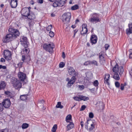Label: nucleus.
Here are the masks:
<instances>
[{
  "label": "nucleus",
  "instance_id": "f3484780",
  "mask_svg": "<svg viewBox=\"0 0 132 132\" xmlns=\"http://www.w3.org/2000/svg\"><path fill=\"white\" fill-rule=\"evenodd\" d=\"M97 38L95 35H92L91 36L90 38V40L92 44L96 43L97 41Z\"/></svg>",
  "mask_w": 132,
  "mask_h": 132
},
{
  "label": "nucleus",
  "instance_id": "ea45409f",
  "mask_svg": "<svg viewBox=\"0 0 132 132\" xmlns=\"http://www.w3.org/2000/svg\"><path fill=\"white\" fill-rule=\"evenodd\" d=\"M52 25H51L48 26L46 28L47 30L48 31H51V29L52 28Z\"/></svg>",
  "mask_w": 132,
  "mask_h": 132
},
{
  "label": "nucleus",
  "instance_id": "4c0bfd02",
  "mask_svg": "<svg viewBox=\"0 0 132 132\" xmlns=\"http://www.w3.org/2000/svg\"><path fill=\"white\" fill-rule=\"evenodd\" d=\"M91 63L92 64H94L96 66L98 65V64L96 61L95 60H93L91 62Z\"/></svg>",
  "mask_w": 132,
  "mask_h": 132
},
{
  "label": "nucleus",
  "instance_id": "de8ad7c7",
  "mask_svg": "<svg viewBox=\"0 0 132 132\" xmlns=\"http://www.w3.org/2000/svg\"><path fill=\"white\" fill-rule=\"evenodd\" d=\"M9 130L7 129H5L0 130V132H9Z\"/></svg>",
  "mask_w": 132,
  "mask_h": 132
},
{
  "label": "nucleus",
  "instance_id": "39448f33",
  "mask_svg": "<svg viewBox=\"0 0 132 132\" xmlns=\"http://www.w3.org/2000/svg\"><path fill=\"white\" fill-rule=\"evenodd\" d=\"M67 0H56L53 3V6L54 7H61L65 3Z\"/></svg>",
  "mask_w": 132,
  "mask_h": 132
},
{
  "label": "nucleus",
  "instance_id": "9b49d317",
  "mask_svg": "<svg viewBox=\"0 0 132 132\" xmlns=\"http://www.w3.org/2000/svg\"><path fill=\"white\" fill-rule=\"evenodd\" d=\"M2 104L3 106H4V108H8L10 107L11 104L10 100L9 99H5L4 100V101L2 102Z\"/></svg>",
  "mask_w": 132,
  "mask_h": 132
},
{
  "label": "nucleus",
  "instance_id": "603ef678",
  "mask_svg": "<svg viewBox=\"0 0 132 132\" xmlns=\"http://www.w3.org/2000/svg\"><path fill=\"white\" fill-rule=\"evenodd\" d=\"M3 109V105L1 103H0V112L2 111Z\"/></svg>",
  "mask_w": 132,
  "mask_h": 132
},
{
  "label": "nucleus",
  "instance_id": "a19ab883",
  "mask_svg": "<svg viewBox=\"0 0 132 132\" xmlns=\"http://www.w3.org/2000/svg\"><path fill=\"white\" fill-rule=\"evenodd\" d=\"M115 86L117 88H119L120 86V84L118 81H116L115 83Z\"/></svg>",
  "mask_w": 132,
  "mask_h": 132
},
{
  "label": "nucleus",
  "instance_id": "412c9836",
  "mask_svg": "<svg viewBox=\"0 0 132 132\" xmlns=\"http://www.w3.org/2000/svg\"><path fill=\"white\" fill-rule=\"evenodd\" d=\"M69 122L70 124L68 125L67 127V130H69L70 129H72L74 126V124L73 122Z\"/></svg>",
  "mask_w": 132,
  "mask_h": 132
},
{
  "label": "nucleus",
  "instance_id": "a211bd4d",
  "mask_svg": "<svg viewBox=\"0 0 132 132\" xmlns=\"http://www.w3.org/2000/svg\"><path fill=\"white\" fill-rule=\"evenodd\" d=\"M18 0H11V7L14 8L16 7L17 5V1Z\"/></svg>",
  "mask_w": 132,
  "mask_h": 132
},
{
  "label": "nucleus",
  "instance_id": "8fccbe9b",
  "mask_svg": "<svg viewBox=\"0 0 132 132\" xmlns=\"http://www.w3.org/2000/svg\"><path fill=\"white\" fill-rule=\"evenodd\" d=\"M89 117L90 118H92L94 117V114L93 113L90 112L89 114Z\"/></svg>",
  "mask_w": 132,
  "mask_h": 132
},
{
  "label": "nucleus",
  "instance_id": "e433bc0d",
  "mask_svg": "<svg viewBox=\"0 0 132 132\" xmlns=\"http://www.w3.org/2000/svg\"><path fill=\"white\" fill-rule=\"evenodd\" d=\"M65 65V63L64 62H61L59 64V67L61 68H62Z\"/></svg>",
  "mask_w": 132,
  "mask_h": 132
},
{
  "label": "nucleus",
  "instance_id": "f03ea898",
  "mask_svg": "<svg viewBox=\"0 0 132 132\" xmlns=\"http://www.w3.org/2000/svg\"><path fill=\"white\" fill-rule=\"evenodd\" d=\"M90 22L93 23L100 22L101 21V18L99 15L96 13H94L92 15L91 18L89 20Z\"/></svg>",
  "mask_w": 132,
  "mask_h": 132
},
{
  "label": "nucleus",
  "instance_id": "1a4fd4ad",
  "mask_svg": "<svg viewBox=\"0 0 132 132\" xmlns=\"http://www.w3.org/2000/svg\"><path fill=\"white\" fill-rule=\"evenodd\" d=\"M27 39V38L26 37L23 36H22L20 38V40L21 44L24 47H27L28 46L27 44L28 43Z\"/></svg>",
  "mask_w": 132,
  "mask_h": 132
},
{
  "label": "nucleus",
  "instance_id": "a878e982",
  "mask_svg": "<svg viewBox=\"0 0 132 132\" xmlns=\"http://www.w3.org/2000/svg\"><path fill=\"white\" fill-rule=\"evenodd\" d=\"M6 86L5 83L4 81H2L0 84V90L2 89H4Z\"/></svg>",
  "mask_w": 132,
  "mask_h": 132
},
{
  "label": "nucleus",
  "instance_id": "774afa93",
  "mask_svg": "<svg viewBox=\"0 0 132 132\" xmlns=\"http://www.w3.org/2000/svg\"><path fill=\"white\" fill-rule=\"evenodd\" d=\"M129 51L130 54H132V49L130 50Z\"/></svg>",
  "mask_w": 132,
  "mask_h": 132
},
{
  "label": "nucleus",
  "instance_id": "ddd939ff",
  "mask_svg": "<svg viewBox=\"0 0 132 132\" xmlns=\"http://www.w3.org/2000/svg\"><path fill=\"white\" fill-rule=\"evenodd\" d=\"M68 71L70 75L75 77L76 76V72L71 67H69L68 68Z\"/></svg>",
  "mask_w": 132,
  "mask_h": 132
},
{
  "label": "nucleus",
  "instance_id": "4d7b16f0",
  "mask_svg": "<svg viewBox=\"0 0 132 132\" xmlns=\"http://www.w3.org/2000/svg\"><path fill=\"white\" fill-rule=\"evenodd\" d=\"M109 47V45L108 44H106L105 45V50H107L108 49V48Z\"/></svg>",
  "mask_w": 132,
  "mask_h": 132
},
{
  "label": "nucleus",
  "instance_id": "6ab92c4d",
  "mask_svg": "<svg viewBox=\"0 0 132 132\" xmlns=\"http://www.w3.org/2000/svg\"><path fill=\"white\" fill-rule=\"evenodd\" d=\"M27 17L28 19L31 20H34L36 18L35 14L32 12L30 13Z\"/></svg>",
  "mask_w": 132,
  "mask_h": 132
},
{
  "label": "nucleus",
  "instance_id": "423d86ee",
  "mask_svg": "<svg viewBox=\"0 0 132 132\" xmlns=\"http://www.w3.org/2000/svg\"><path fill=\"white\" fill-rule=\"evenodd\" d=\"M4 57L6 60H10L11 59V53L9 50H5L4 51Z\"/></svg>",
  "mask_w": 132,
  "mask_h": 132
},
{
  "label": "nucleus",
  "instance_id": "9d476101",
  "mask_svg": "<svg viewBox=\"0 0 132 132\" xmlns=\"http://www.w3.org/2000/svg\"><path fill=\"white\" fill-rule=\"evenodd\" d=\"M21 13L22 15L27 17L30 13L29 10L28 8H23L21 11Z\"/></svg>",
  "mask_w": 132,
  "mask_h": 132
},
{
  "label": "nucleus",
  "instance_id": "72a5a7b5",
  "mask_svg": "<svg viewBox=\"0 0 132 132\" xmlns=\"http://www.w3.org/2000/svg\"><path fill=\"white\" fill-rule=\"evenodd\" d=\"M57 126L56 125H54L52 129V132H55L56 129H57Z\"/></svg>",
  "mask_w": 132,
  "mask_h": 132
},
{
  "label": "nucleus",
  "instance_id": "37998d69",
  "mask_svg": "<svg viewBox=\"0 0 132 132\" xmlns=\"http://www.w3.org/2000/svg\"><path fill=\"white\" fill-rule=\"evenodd\" d=\"M98 82L97 80H95L93 84L94 85L96 86H97L98 85Z\"/></svg>",
  "mask_w": 132,
  "mask_h": 132
},
{
  "label": "nucleus",
  "instance_id": "aec40b11",
  "mask_svg": "<svg viewBox=\"0 0 132 132\" xmlns=\"http://www.w3.org/2000/svg\"><path fill=\"white\" fill-rule=\"evenodd\" d=\"M110 77V75L109 74H106L105 75L104 78V83L108 85H110V84L109 82Z\"/></svg>",
  "mask_w": 132,
  "mask_h": 132
},
{
  "label": "nucleus",
  "instance_id": "cd10ccee",
  "mask_svg": "<svg viewBox=\"0 0 132 132\" xmlns=\"http://www.w3.org/2000/svg\"><path fill=\"white\" fill-rule=\"evenodd\" d=\"M7 35L3 39V41L4 43H7L9 42L10 41L9 38L7 37Z\"/></svg>",
  "mask_w": 132,
  "mask_h": 132
},
{
  "label": "nucleus",
  "instance_id": "2eb2a0df",
  "mask_svg": "<svg viewBox=\"0 0 132 132\" xmlns=\"http://www.w3.org/2000/svg\"><path fill=\"white\" fill-rule=\"evenodd\" d=\"M129 28L126 30V32L127 35L132 34V23L128 24Z\"/></svg>",
  "mask_w": 132,
  "mask_h": 132
},
{
  "label": "nucleus",
  "instance_id": "dca6fc26",
  "mask_svg": "<svg viewBox=\"0 0 132 132\" xmlns=\"http://www.w3.org/2000/svg\"><path fill=\"white\" fill-rule=\"evenodd\" d=\"M18 76L19 79L21 81H23L26 76V75L22 72L19 73Z\"/></svg>",
  "mask_w": 132,
  "mask_h": 132
},
{
  "label": "nucleus",
  "instance_id": "0eeeda50",
  "mask_svg": "<svg viewBox=\"0 0 132 132\" xmlns=\"http://www.w3.org/2000/svg\"><path fill=\"white\" fill-rule=\"evenodd\" d=\"M9 31L10 33L14 35L16 38L20 35V33L18 30L13 28L10 27L9 29Z\"/></svg>",
  "mask_w": 132,
  "mask_h": 132
},
{
  "label": "nucleus",
  "instance_id": "3c124183",
  "mask_svg": "<svg viewBox=\"0 0 132 132\" xmlns=\"http://www.w3.org/2000/svg\"><path fill=\"white\" fill-rule=\"evenodd\" d=\"M5 94L9 96L11 95V93L9 91L5 92Z\"/></svg>",
  "mask_w": 132,
  "mask_h": 132
},
{
  "label": "nucleus",
  "instance_id": "864d4df0",
  "mask_svg": "<svg viewBox=\"0 0 132 132\" xmlns=\"http://www.w3.org/2000/svg\"><path fill=\"white\" fill-rule=\"evenodd\" d=\"M125 86V85L123 84H121L120 89L122 90H124V87Z\"/></svg>",
  "mask_w": 132,
  "mask_h": 132
},
{
  "label": "nucleus",
  "instance_id": "bf43d9fd",
  "mask_svg": "<svg viewBox=\"0 0 132 132\" xmlns=\"http://www.w3.org/2000/svg\"><path fill=\"white\" fill-rule=\"evenodd\" d=\"M1 62H4L5 61V60L3 58H2L1 59Z\"/></svg>",
  "mask_w": 132,
  "mask_h": 132
},
{
  "label": "nucleus",
  "instance_id": "13d9d810",
  "mask_svg": "<svg viewBox=\"0 0 132 132\" xmlns=\"http://www.w3.org/2000/svg\"><path fill=\"white\" fill-rule=\"evenodd\" d=\"M78 31V30L77 29L75 30H74V35L73 36V37H75L76 34V32H77Z\"/></svg>",
  "mask_w": 132,
  "mask_h": 132
},
{
  "label": "nucleus",
  "instance_id": "7ed1b4c3",
  "mask_svg": "<svg viewBox=\"0 0 132 132\" xmlns=\"http://www.w3.org/2000/svg\"><path fill=\"white\" fill-rule=\"evenodd\" d=\"M71 14L70 12H67L62 15V21L64 24H68L70 22L71 18Z\"/></svg>",
  "mask_w": 132,
  "mask_h": 132
},
{
  "label": "nucleus",
  "instance_id": "49530a36",
  "mask_svg": "<svg viewBox=\"0 0 132 132\" xmlns=\"http://www.w3.org/2000/svg\"><path fill=\"white\" fill-rule=\"evenodd\" d=\"M86 106L85 105H82L81 106V107L80 109V111H83V110H84L86 109Z\"/></svg>",
  "mask_w": 132,
  "mask_h": 132
},
{
  "label": "nucleus",
  "instance_id": "393cba45",
  "mask_svg": "<svg viewBox=\"0 0 132 132\" xmlns=\"http://www.w3.org/2000/svg\"><path fill=\"white\" fill-rule=\"evenodd\" d=\"M80 101L83 100L84 101H86L89 99V98L88 97H86L83 95H80Z\"/></svg>",
  "mask_w": 132,
  "mask_h": 132
},
{
  "label": "nucleus",
  "instance_id": "680f3d73",
  "mask_svg": "<svg viewBox=\"0 0 132 132\" xmlns=\"http://www.w3.org/2000/svg\"><path fill=\"white\" fill-rule=\"evenodd\" d=\"M62 57L63 59H64L65 57V55L64 52L62 53Z\"/></svg>",
  "mask_w": 132,
  "mask_h": 132
},
{
  "label": "nucleus",
  "instance_id": "5fc2aeb1",
  "mask_svg": "<svg viewBox=\"0 0 132 132\" xmlns=\"http://www.w3.org/2000/svg\"><path fill=\"white\" fill-rule=\"evenodd\" d=\"M26 57L24 55H22V61L23 62L25 61Z\"/></svg>",
  "mask_w": 132,
  "mask_h": 132
},
{
  "label": "nucleus",
  "instance_id": "a18cd8bd",
  "mask_svg": "<svg viewBox=\"0 0 132 132\" xmlns=\"http://www.w3.org/2000/svg\"><path fill=\"white\" fill-rule=\"evenodd\" d=\"M100 105L101 106V107H100V109L101 110H103L104 109V106L103 104L102 103H100Z\"/></svg>",
  "mask_w": 132,
  "mask_h": 132
},
{
  "label": "nucleus",
  "instance_id": "473e14b6",
  "mask_svg": "<svg viewBox=\"0 0 132 132\" xmlns=\"http://www.w3.org/2000/svg\"><path fill=\"white\" fill-rule=\"evenodd\" d=\"M99 57L100 59V61L101 62L102 61V63L104 61V57L101 54L99 55Z\"/></svg>",
  "mask_w": 132,
  "mask_h": 132
},
{
  "label": "nucleus",
  "instance_id": "09e8293b",
  "mask_svg": "<svg viewBox=\"0 0 132 132\" xmlns=\"http://www.w3.org/2000/svg\"><path fill=\"white\" fill-rule=\"evenodd\" d=\"M24 62H20L19 63L18 65V67L20 68H21L22 67V65Z\"/></svg>",
  "mask_w": 132,
  "mask_h": 132
},
{
  "label": "nucleus",
  "instance_id": "c85d7f7f",
  "mask_svg": "<svg viewBox=\"0 0 132 132\" xmlns=\"http://www.w3.org/2000/svg\"><path fill=\"white\" fill-rule=\"evenodd\" d=\"M56 107L57 108H60L62 109L63 108V105H61V102H57V104L56 106Z\"/></svg>",
  "mask_w": 132,
  "mask_h": 132
},
{
  "label": "nucleus",
  "instance_id": "4468645a",
  "mask_svg": "<svg viewBox=\"0 0 132 132\" xmlns=\"http://www.w3.org/2000/svg\"><path fill=\"white\" fill-rule=\"evenodd\" d=\"M76 78L75 76L72 77L71 79L68 81L67 86L68 87H71L75 82L76 80Z\"/></svg>",
  "mask_w": 132,
  "mask_h": 132
},
{
  "label": "nucleus",
  "instance_id": "f704fd0d",
  "mask_svg": "<svg viewBox=\"0 0 132 132\" xmlns=\"http://www.w3.org/2000/svg\"><path fill=\"white\" fill-rule=\"evenodd\" d=\"M28 47H24V50L23 52H25V54L28 53L29 52V48H28Z\"/></svg>",
  "mask_w": 132,
  "mask_h": 132
},
{
  "label": "nucleus",
  "instance_id": "4be33fe9",
  "mask_svg": "<svg viewBox=\"0 0 132 132\" xmlns=\"http://www.w3.org/2000/svg\"><path fill=\"white\" fill-rule=\"evenodd\" d=\"M44 101L43 100H41L40 101H39L38 105L40 107V108L43 109H45V108L44 107Z\"/></svg>",
  "mask_w": 132,
  "mask_h": 132
},
{
  "label": "nucleus",
  "instance_id": "052dcab7",
  "mask_svg": "<svg viewBox=\"0 0 132 132\" xmlns=\"http://www.w3.org/2000/svg\"><path fill=\"white\" fill-rule=\"evenodd\" d=\"M38 2L40 4H42L43 3V0H38Z\"/></svg>",
  "mask_w": 132,
  "mask_h": 132
},
{
  "label": "nucleus",
  "instance_id": "0e129e2a",
  "mask_svg": "<svg viewBox=\"0 0 132 132\" xmlns=\"http://www.w3.org/2000/svg\"><path fill=\"white\" fill-rule=\"evenodd\" d=\"M6 68V66H2V65L1 68L3 69H5Z\"/></svg>",
  "mask_w": 132,
  "mask_h": 132
},
{
  "label": "nucleus",
  "instance_id": "69168bd1",
  "mask_svg": "<svg viewBox=\"0 0 132 132\" xmlns=\"http://www.w3.org/2000/svg\"><path fill=\"white\" fill-rule=\"evenodd\" d=\"M30 3L32 5H33L34 3L33 1L31 0L30 2Z\"/></svg>",
  "mask_w": 132,
  "mask_h": 132
},
{
  "label": "nucleus",
  "instance_id": "58836bf2",
  "mask_svg": "<svg viewBox=\"0 0 132 132\" xmlns=\"http://www.w3.org/2000/svg\"><path fill=\"white\" fill-rule=\"evenodd\" d=\"M73 98L74 100L77 101H80V96H79V97H78L77 96L74 97H73Z\"/></svg>",
  "mask_w": 132,
  "mask_h": 132
},
{
  "label": "nucleus",
  "instance_id": "20e7f679",
  "mask_svg": "<svg viewBox=\"0 0 132 132\" xmlns=\"http://www.w3.org/2000/svg\"><path fill=\"white\" fill-rule=\"evenodd\" d=\"M54 47V45L52 44L45 43L43 45V48L45 50L50 53L52 52Z\"/></svg>",
  "mask_w": 132,
  "mask_h": 132
},
{
  "label": "nucleus",
  "instance_id": "e2e57ef3",
  "mask_svg": "<svg viewBox=\"0 0 132 132\" xmlns=\"http://www.w3.org/2000/svg\"><path fill=\"white\" fill-rule=\"evenodd\" d=\"M80 125L81 126V127H82L84 126V122L83 121H81L80 122Z\"/></svg>",
  "mask_w": 132,
  "mask_h": 132
},
{
  "label": "nucleus",
  "instance_id": "7c9ffc66",
  "mask_svg": "<svg viewBox=\"0 0 132 132\" xmlns=\"http://www.w3.org/2000/svg\"><path fill=\"white\" fill-rule=\"evenodd\" d=\"M29 126V124L27 123H23L22 124V127L23 129L27 128Z\"/></svg>",
  "mask_w": 132,
  "mask_h": 132
},
{
  "label": "nucleus",
  "instance_id": "c03bdc74",
  "mask_svg": "<svg viewBox=\"0 0 132 132\" xmlns=\"http://www.w3.org/2000/svg\"><path fill=\"white\" fill-rule=\"evenodd\" d=\"M49 35L51 37H53L54 36V32L52 31H50L49 33Z\"/></svg>",
  "mask_w": 132,
  "mask_h": 132
},
{
  "label": "nucleus",
  "instance_id": "b1692460",
  "mask_svg": "<svg viewBox=\"0 0 132 132\" xmlns=\"http://www.w3.org/2000/svg\"><path fill=\"white\" fill-rule=\"evenodd\" d=\"M28 95H21L20 96V99L23 101H25L27 100V97Z\"/></svg>",
  "mask_w": 132,
  "mask_h": 132
},
{
  "label": "nucleus",
  "instance_id": "5701e85b",
  "mask_svg": "<svg viewBox=\"0 0 132 132\" xmlns=\"http://www.w3.org/2000/svg\"><path fill=\"white\" fill-rule=\"evenodd\" d=\"M7 35V37L9 38L10 41L13 40L16 38V36H15L14 35H13L11 34H9Z\"/></svg>",
  "mask_w": 132,
  "mask_h": 132
},
{
  "label": "nucleus",
  "instance_id": "f8f14e48",
  "mask_svg": "<svg viewBox=\"0 0 132 132\" xmlns=\"http://www.w3.org/2000/svg\"><path fill=\"white\" fill-rule=\"evenodd\" d=\"M87 25L85 24L82 25V30L81 32L82 35H84L85 34H87L88 31V29L87 28Z\"/></svg>",
  "mask_w": 132,
  "mask_h": 132
},
{
  "label": "nucleus",
  "instance_id": "338daca9",
  "mask_svg": "<svg viewBox=\"0 0 132 132\" xmlns=\"http://www.w3.org/2000/svg\"><path fill=\"white\" fill-rule=\"evenodd\" d=\"M129 57L130 59H132V54H129Z\"/></svg>",
  "mask_w": 132,
  "mask_h": 132
},
{
  "label": "nucleus",
  "instance_id": "c756f323",
  "mask_svg": "<svg viewBox=\"0 0 132 132\" xmlns=\"http://www.w3.org/2000/svg\"><path fill=\"white\" fill-rule=\"evenodd\" d=\"M89 122H92V121L90 119L89 120H87V122L85 123V128L87 129H88V125L89 123Z\"/></svg>",
  "mask_w": 132,
  "mask_h": 132
},
{
  "label": "nucleus",
  "instance_id": "6e6552de",
  "mask_svg": "<svg viewBox=\"0 0 132 132\" xmlns=\"http://www.w3.org/2000/svg\"><path fill=\"white\" fill-rule=\"evenodd\" d=\"M13 86L16 89L20 88L22 86V82L19 80H14L13 82Z\"/></svg>",
  "mask_w": 132,
  "mask_h": 132
},
{
  "label": "nucleus",
  "instance_id": "bb28decb",
  "mask_svg": "<svg viewBox=\"0 0 132 132\" xmlns=\"http://www.w3.org/2000/svg\"><path fill=\"white\" fill-rule=\"evenodd\" d=\"M72 116L71 114H69L66 117V121L67 122H69V120H71Z\"/></svg>",
  "mask_w": 132,
  "mask_h": 132
},
{
  "label": "nucleus",
  "instance_id": "6e6d98bb",
  "mask_svg": "<svg viewBox=\"0 0 132 132\" xmlns=\"http://www.w3.org/2000/svg\"><path fill=\"white\" fill-rule=\"evenodd\" d=\"M90 61H88L84 63V64L85 65H88L90 64Z\"/></svg>",
  "mask_w": 132,
  "mask_h": 132
},
{
  "label": "nucleus",
  "instance_id": "2f4dec72",
  "mask_svg": "<svg viewBox=\"0 0 132 132\" xmlns=\"http://www.w3.org/2000/svg\"><path fill=\"white\" fill-rule=\"evenodd\" d=\"M79 8V6L77 5H75L71 7V9L72 10H77Z\"/></svg>",
  "mask_w": 132,
  "mask_h": 132
},
{
  "label": "nucleus",
  "instance_id": "c9c22d12",
  "mask_svg": "<svg viewBox=\"0 0 132 132\" xmlns=\"http://www.w3.org/2000/svg\"><path fill=\"white\" fill-rule=\"evenodd\" d=\"M30 56H27L26 57V59L25 61H24L25 62H28L29 61H30Z\"/></svg>",
  "mask_w": 132,
  "mask_h": 132
},
{
  "label": "nucleus",
  "instance_id": "79ce46f5",
  "mask_svg": "<svg viewBox=\"0 0 132 132\" xmlns=\"http://www.w3.org/2000/svg\"><path fill=\"white\" fill-rule=\"evenodd\" d=\"M91 127L89 128V131L92 130L95 128V126L93 123L91 124Z\"/></svg>",
  "mask_w": 132,
  "mask_h": 132
},
{
  "label": "nucleus",
  "instance_id": "f257e3e1",
  "mask_svg": "<svg viewBox=\"0 0 132 132\" xmlns=\"http://www.w3.org/2000/svg\"><path fill=\"white\" fill-rule=\"evenodd\" d=\"M113 71L114 72L113 78L115 80H119L120 78L118 73V72L119 75L121 76L124 71L123 68L122 67H118V65L117 64L113 69Z\"/></svg>",
  "mask_w": 132,
  "mask_h": 132
}]
</instances>
